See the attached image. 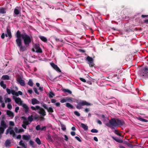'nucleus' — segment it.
Wrapping results in <instances>:
<instances>
[{"instance_id":"nucleus-19","label":"nucleus","mask_w":148,"mask_h":148,"mask_svg":"<svg viewBox=\"0 0 148 148\" xmlns=\"http://www.w3.org/2000/svg\"><path fill=\"white\" fill-rule=\"evenodd\" d=\"M81 126L85 131L88 130V126L84 124L81 123Z\"/></svg>"},{"instance_id":"nucleus-52","label":"nucleus","mask_w":148,"mask_h":148,"mask_svg":"<svg viewBox=\"0 0 148 148\" xmlns=\"http://www.w3.org/2000/svg\"><path fill=\"white\" fill-rule=\"evenodd\" d=\"M75 138L79 142H82V140L79 137L76 136L75 137Z\"/></svg>"},{"instance_id":"nucleus-62","label":"nucleus","mask_w":148,"mask_h":148,"mask_svg":"<svg viewBox=\"0 0 148 148\" xmlns=\"http://www.w3.org/2000/svg\"><path fill=\"white\" fill-rule=\"evenodd\" d=\"M19 107L18 106H17V107H16V108H15V112H18V111L19 110Z\"/></svg>"},{"instance_id":"nucleus-37","label":"nucleus","mask_w":148,"mask_h":148,"mask_svg":"<svg viewBox=\"0 0 148 148\" xmlns=\"http://www.w3.org/2000/svg\"><path fill=\"white\" fill-rule=\"evenodd\" d=\"M47 110V111L49 112L52 113L53 112V110L52 108L51 107H50L49 108H48V109Z\"/></svg>"},{"instance_id":"nucleus-57","label":"nucleus","mask_w":148,"mask_h":148,"mask_svg":"<svg viewBox=\"0 0 148 148\" xmlns=\"http://www.w3.org/2000/svg\"><path fill=\"white\" fill-rule=\"evenodd\" d=\"M5 34L4 33H3L1 36V38L2 39H4L5 38Z\"/></svg>"},{"instance_id":"nucleus-15","label":"nucleus","mask_w":148,"mask_h":148,"mask_svg":"<svg viewBox=\"0 0 148 148\" xmlns=\"http://www.w3.org/2000/svg\"><path fill=\"white\" fill-rule=\"evenodd\" d=\"M39 103V102L36 99L33 98L32 99V103L34 105Z\"/></svg>"},{"instance_id":"nucleus-12","label":"nucleus","mask_w":148,"mask_h":148,"mask_svg":"<svg viewBox=\"0 0 148 148\" xmlns=\"http://www.w3.org/2000/svg\"><path fill=\"white\" fill-rule=\"evenodd\" d=\"M38 112L43 116H45L46 115V113L45 110L42 108H41Z\"/></svg>"},{"instance_id":"nucleus-38","label":"nucleus","mask_w":148,"mask_h":148,"mask_svg":"<svg viewBox=\"0 0 148 148\" xmlns=\"http://www.w3.org/2000/svg\"><path fill=\"white\" fill-rule=\"evenodd\" d=\"M5 129L0 127V135L3 133Z\"/></svg>"},{"instance_id":"nucleus-7","label":"nucleus","mask_w":148,"mask_h":148,"mask_svg":"<svg viewBox=\"0 0 148 148\" xmlns=\"http://www.w3.org/2000/svg\"><path fill=\"white\" fill-rule=\"evenodd\" d=\"M34 47L36 49L35 51L36 53H41L42 52V50L40 47L39 44H35Z\"/></svg>"},{"instance_id":"nucleus-55","label":"nucleus","mask_w":148,"mask_h":148,"mask_svg":"<svg viewBox=\"0 0 148 148\" xmlns=\"http://www.w3.org/2000/svg\"><path fill=\"white\" fill-rule=\"evenodd\" d=\"M80 80L84 82H86V80L84 78L80 77L79 78Z\"/></svg>"},{"instance_id":"nucleus-61","label":"nucleus","mask_w":148,"mask_h":148,"mask_svg":"<svg viewBox=\"0 0 148 148\" xmlns=\"http://www.w3.org/2000/svg\"><path fill=\"white\" fill-rule=\"evenodd\" d=\"M46 126H43L42 127V128H41V131H45L46 130Z\"/></svg>"},{"instance_id":"nucleus-27","label":"nucleus","mask_w":148,"mask_h":148,"mask_svg":"<svg viewBox=\"0 0 148 148\" xmlns=\"http://www.w3.org/2000/svg\"><path fill=\"white\" fill-rule=\"evenodd\" d=\"M29 144L32 146V147L33 148H35L36 147V146L35 145V143L32 140H30L29 141Z\"/></svg>"},{"instance_id":"nucleus-2","label":"nucleus","mask_w":148,"mask_h":148,"mask_svg":"<svg viewBox=\"0 0 148 148\" xmlns=\"http://www.w3.org/2000/svg\"><path fill=\"white\" fill-rule=\"evenodd\" d=\"M116 119L114 118H112L111 120H109V122L105 124V125L112 129H114V127H117Z\"/></svg>"},{"instance_id":"nucleus-20","label":"nucleus","mask_w":148,"mask_h":148,"mask_svg":"<svg viewBox=\"0 0 148 148\" xmlns=\"http://www.w3.org/2000/svg\"><path fill=\"white\" fill-rule=\"evenodd\" d=\"M11 143L10 141L9 140H7L5 142V146L6 147H10L11 145L10 144Z\"/></svg>"},{"instance_id":"nucleus-54","label":"nucleus","mask_w":148,"mask_h":148,"mask_svg":"<svg viewBox=\"0 0 148 148\" xmlns=\"http://www.w3.org/2000/svg\"><path fill=\"white\" fill-rule=\"evenodd\" d=\"M97 123L99 125H101L102 124V122L99 120L97 119Z\"/></svg>"},{"instance_id":"nucleus-26","label":"nucleus","mask_w":148,"mask_h":148,"mask_svg":"<svg viewBox=\"0 0 148 148\" xmlns=\"http://www.w3.org/2000/svg\"><path fill=\"white\" fill-rule=\"evenodd\" d=\"M62 91L64 92H67L70 94H72V92L68 89L63 88L62 89Z\"/></svg>"},{"instance_id":"nucleus-48","label":"nucleus","mask_w":148,"mask_h":148,"mask_svg":"<svg viewBox=\"0 0 148 148\" xmlns=\"http://www.w3.org/2000/svg\"><path fill=\"white\" fill-rule=\"evenodd\" d=\"M36 130H41L40 126V125H38L36 127Z\"/></svg>"},{"instance_id":"nucleus-63","label":"nucleus","mask_w":148,"mask_h":148,"mask_svg":"<svg viewBox=\"0 0 148 148\" xmlns=\"http://www.w3.org/2000/svg\"><path fill=\"white\" fill-rule=\"evenodd\" d=\"M28 92L30 94H32L33 92L32 90L31 89H29L28 91Z\"/></svg>"},{"instance_id":"nucleus-35","label":"nucleus","mask_w":148,"mask_h":148,"mask_svg":"<svg viewBox=\"0 0 148 148\" xmlns=\"http://www.w3.org/2000/svg\"><path fill=\"white\" fill-rule=\"evenodd\" d=\"M28 84L31 86H32L33 85V83L31 79H29L28 82Z\"/></svg>"},{"instance_id":"nucleus-5","label":"nucleus","mask_w":148,"mask_h":148,"mask_svg":"<svg viewBox=\"0 0 148 148\" xmlns=\"http://www.w3.org/2000/svg\"><path fill=\"white\" fill-rule=\"evenodd\" d=\"M86 60L88 62V64L90 67H92L94 66L95 64L94 63L93 59L89 56H88L86 59Z\"/></svg>"},{"instance_id":"nucleus-56","label":"nucleus","mask_w":148,"mask_h":148,"mask_svg":"<svg viewBox=\"0 0 148 148\" xmlns=\"http://www.w3.org/2000/svg\"><path fill=\"white\" fill-rule=\"evenodd\" d=\"M39 116L38 115H36L34 117V119L35 120H37L39 118Z\"/></svg>"},{"instance_id":"nucleus-47","label":"nucleus","mask_w":148,"mask_h":148,"mask_svg":"<svg viewBox=\"0 0 148 148\" xmlns=\"http://www.w3.org/2000/svg\"><path fill=\"white\" fill-rule=\"evenodd\" d=\"M34 90L35 92V93L37 94V95L39 94V92L38 91L37 89L36 88H34Z\"/></svg>"},{"instance_id":"nucleus-59","label":"nucleus","mask_w":148,"mask_h":148,"mask_svg":"<svg viewBox=\"0 0 148 148\" xmlns=\"http://www.w3.org/2000/svg\"><path fill=\"white\" fill-rule=\"evenodd\" d=\"M24 132V130L23 128H21L19 129L18 132L20 133L21 132Z\"/></svg>"},{"instance_id":"nucleus-64","label":"nucleus","mask_w":148,"mask_h":148,"mask_svg":"<svg viewBox=\"0 0 148 148\" xmlns=\"http://www.w3.org/2000/svg\"><path fill=\"white\" fill-rule=\"evenodd\" d=\"M51 101L52 103H54L56 102V101L55 99H51Z\"/></svg>"},{"instance_id":"nucleus-10","label":"nucleus","mask_w":148,"mask_h":148,"mask_svg":"<svg viewBox=\"0 0 148 148\" xmlns=\"http://www.w3.org/2000/svg\"><path fill=\"white\" fill-rule=\"evenodd\" d=\"M117 123V127L119 126L123 125L125 124V122L123 120H121L119 119H116Z\"/></svg>"},{"instance_id":"nucleus-60","label":"nucleus","mask_w":148,"mask_h":148,"mask_svg":"<svg viewBox=\"0 0 148 148\" xmlns=\"http://www.w3.org/2000/svg\"><path fill=\"white\" fill-rule=\"evenodd\" d=\"M15 133L14 131L12 130H11L10 131V135H13Z\"/></svg>"},{"instance_id":"nucleus-21","label":"nucleus","mask_w":148,"mask_h":148,"mask_svg":"<svg viewBox=\"0 0 148 148\" xmlns=\"http://www.w3.org/2000/svg\"><path fill=\"white\" fill-rule=\"evenodd\" d=\"M1 78L4 80H9L10 79V77L8 75H3Z\"/></svg>"},{"instance_id":"nucleus-17","label":"nucleus","mask_w":148,"mask_h":148,"mask_svg":"<svg viewBox=\"0 0 148 148\" xmlns=\"http://www.w3.org/2000/svg\"><path fill=\"white\" fill-rule=\"evenodd\" d=\"M112 138L115 141L119 143H122L123 142L122 140L119 139L117 137H115L114 136L112 137Z\"/></svg>"},{"instance_id":"nucleus-31","label":"nucleus","mask_w":148,"mask_h":148,"mask_svg":"<svg viewBox=\"0 0 148 148\" xmlns=\"http://www.w3.org/2000/svg\"><path fill=\"white\" fill-rule=\"evenodd\" d=\"M66 99L67 101L72 102L73 101V99L71 97H66Z\"/></svg>"},{"instance_id":"nucleus-28","label":"nucleus","mask_w":148,"mask_h":148,"mask_svg":"<svg viewBox=\"0 0 148 148\" xmlns=\"http://www.w3.org/2000/svg\"><path fill=\"white\" fill-rule=\"evenodd\" d=\"M19 145L22 146L24 148H27L26 146L25 145V143L23 142L22 140H20L19 143Z\"/></svg>"},{"instance_id":"nucleus-36","label":"nucleus","mask_w":148,"mask_h":148,"mask_svg":"<svg viewBox=\"0 0 148 148\" xmlns=\"http://www.w3.org/2000/svg\"><path fill=\"white\" fill-rule=\"evenodd\" d=\"M11 93L13 95H15L16 96H18L17 92H15L14 90H11Z\"/></svg>"},{"instance_id":"nucleus-39","label":"nucleus","mask_w":148,"mask_h":148,"mask_svg":"<svg viewBox=\"0 0 148 148\" xmlns=\"http://www.w3.org/2000/svg\"><path fill=\"white\" fill-rule=\"evenodd\" d=\"M115 133L117 135L119 136H121V134L118 132V131L117 130H115L114 131Z\"/></svg>"},{"instance_id":"nucleus-34","label":"nucleus","mask_w":148,"mask_h":148,"mask_svg":"<svg viewBox=\"0 0 148 148\" xmlns=\"http://www.w3.org/2000/svg\"><path fill=\"white\" fill-rule=\"evenodd\" d=\"M49 95L50 98H52L53 96H55L54 93L52 92H50L49 93Z\"/></svg>"},{"instance_id":"nucleus-1","label":"nucleus","mask_w":148,"mask_h":148,"mask_svg":"<svg viewBox=\"0 0 148 148\" xmlns=\"http://www.w3.org/2000/svg\"><path fill=\"white\" fill-rule=\"evenodd\" d=\"M15 36L17 38L16 40V43L20 51L23 52L27 51L31 42V38L25 32L21 34L19 30L17 31Z\"/></svg>"},{"instance_id":"nucleus-24","label":"nucleus","mask_w":148,"mask_h":148,"mask_svg":"<svg viewBox=\"0 0 148 148\" xmlns=\"http://www.w3.org/2000/svg\"><path fill=\"white\" fill-rule=\"evenodd\" d=\"M66 106L70 109H72L73 108V106L69 103H67L66 104Z\"/></svg>"},{"instance_id":"nucleus-11","label":"nucleus","mask_w":148,"mask_h":148,"mask_svg":"<svg viewBox=\"0 0 148 148\" xmlns=\"http://www.w3.org/2000/svg\"><path fill=\"white\" fill-rule=\"evenodd\" d=\"M16 80L21 86H23L25 85V81L21 78H18L16 79Z\"/></svg>"},{"instance_id":"nucleus-53","label":"nucleus","mask_w":148,"mask_h":148,"mask_svg":"<svg viewBox=\"0 0 148 148\" xmlns=\"http://www.w3.org/2000/svg\"><path fill=\"white\" fill-rule=\"evenodd\" d=\"M9 124L10 125L12 126H14V122L12 121H10L9 122Z\"/></svg>"},{"instance_id":"nucleus-23","label":"nucleus","mask_w":148,"mask_h":148,"mask_svg":"<svg viewBox=\"0 0 148 148\" xmlns=\"http://www.w3.org/2000/svg\"><path fill=\"white\" fill-rule=\"evenodd\" d=\"M0 85L3 89H5L6 87V85L4 83V82L3 81L0 82Z\"/></svg>"},{"instance_id":"nucleus-32","label":"nucleus","mask_w":148,"mask_h":148,"mask_svg":"<svg viewBox=\"0 0 148 148\" xmlns=\"http://www.w3.org/2000/svg\"><path fill=\"white\" fill-rule=\"evenodd\" d=\"M6 11L4 8H0V14H4L6 13Z\"/></svg>"},{"instance_id":"nucleus-42","label":"nucleus","mask_w":148,"mask_h":148,"mask_svg":"<svg viewBox=\"0 0 148 148\" xmlns=\"http://www.w3.org/2000/svg\"><path fill=\"white\" fill-rule=\"evenodd\" d=\"M42 106L45 109L47 110L48 109V107L47 105L44 103H43L42 104Z\"/></svg>"},{"instance_id":"nucleus-25","label":"nucleus","mask_w":148,"mask_h":148,"mask_svg":"<svg viewBox=\"0 0 148 148\" xmlns=\"http://www.w3.org/2000/svg\"><path fill=\"white\" fill-rule=\"evenodd\" d=\"M7 114L9 116H14V113L10 110H7Z\"/></svg>"},{"instance_id":"nucleus-44","label":"nucleus","mask_w":148,"mask_h":148,"mask_svg":"<svg viewBox=\"0 0 148 148\" xmlns=\"http://www.w3.org/2000/svg\"><path fill=\"white\" fill-rule=\"evenodd\" d=\"M91 132L92 133H97L98 132V131L96 129H93L91 130Z\"/></svg>"},{"instance_id":"nucleus-45","label":"nucleus","mask_w":148,"mask_h":148,"mask_svg":"<svg viewBox=\"0 0 148 148\" xmlns=\"http://www.w3.org/2000/svg\"><path fill=\"white\" fill-rule=\"evenodd\" d=\"M61 129L63 131H65L66 130V128L64 125L61 124Z\"/></svg>"},{"instance_id":"nucleus-46","label":"nucleus","mask_w":148,"mask_h":148,"mask_svg":"<svg viewBox=\"0 0 148 148\" xmlns=\"http://www.w3.org/2000/svg\"><path fill=\"white\" fill-rule=\"evenodd\" d=\"M11 100L10 98H7L5 100V102L6 103L7 102H10L11 101Z\"/></svg>"},{"instance_id":"nucleus-51","label":"nucleus","mask_w":148,"mask_h":148,"mask_svg":"<svg viewBox=\"0 0 148 148\" xmlns=\"http://www.w3.org/2000/svg\"><path fill=\"white\" fill-rule=\"evenodd\" d=\"M7 108L8 109L11 110L12 108V105L11 104H8L7 105Z\"/></svg>"},{"instance_id":"nucleus-14","label":"nucleus","mask_w":148,"mask_h":148,"mask_svg":"<svg viewBox=\"0 0 148 148\" xmlns=\"http://www.w3.org/2000/svg\"><path fill=\"white\" fill-rule=\"evenodd\" d=\"M1 127H2L5 129L7 127V124L4 120H2L1 121Z\"/></svg>"},{"instance_id":"nucleus-30","label":"nucleus","mask_w":148,"mask_h":148,"mask_svg":"<svg viewBox=\"0 0 148 148\" xmlns=\"http://www.w3.org/2000/svg\"><path fill=\"white\" fill-rule=\"evenodd\" d=\"M20 12V11L18 10V9L15 8L14 11V14L16 15H18L19 14Z\"/></svg>"},{"instance_id":"nucleus-6","label":"nucleus","mask_w":148,"mask_h":148,"mask_svg":"<svg viewBox=\"0 0 148 148\" xmlns=\"http://www.w3.org/2000/svg\"><path fill=\"white\" fill-rule=\"evenodd\" d=\"M6 34H5V36L6 37H8L9 39L12 37V35L11 31V29L10 27H6Z\"/></svg>"},{"instance_id":"nucleus-3","label":"nucleus","mask_w":148,"mask_h":148,"mask_svg":"<svg viewBox=\"0 0 148 148\" xmlns=\"http://www.w3.org/2000/svg\"><path fill=\"white\" fill-rule=\"evenodd\" d=\"M77 105L76 106V108L79 110L81 109L82 108V106H89L91 105V104L85 101L80 100L79 101L77 102Z\"/></svg>"},{"instance_id":"nucleus-29","label":"nucleus","mask_w":148,"mask_h":148,"mask_svg":"<svg viewBox=\"0 0 148 148\" xmlns=\"http://www.w3.org/2000/svg\"><path fill=\"white\" fill-rule=\"evenodd\" d=\"M39 38L42 41L44 42H46L47 41V38L43 36H39Z\"/></svg>"},{"instance_id":"nucleus-16","label":"nucleus","mask_w":148,"mask_h":148,"mask_svg":"<svg viewBox=\"0 0 148 148\" xmlns=\"http://www.w3.org/2000/svg\"><path fill=\"white\" fill-rule=\"evenodd\" d=\"M31 109L33 110H40L41 108L40 106H36L35 107L33 106H31Z\"/></svg>"},{"instance_id":"nucleus-4","label":"nucleus","mask_w":148,"mask_h":148,"mask_svg":"<svg viewBox=\"0 0 148 148\" xmlns=\"http://www.w3.org/2000/svg\"><path fill=\"white\" fill-rule=\"evenodd\" d=\"M140 75L146 78H148V69L147 67H145L142 69L140 73Z\"/></svg>"},{"instance_id":"nucleus-33","label":"nucleus","mask_w":148,"mask_h":148,"mask_svg":"<svg viewBox=\"0 0 148 148\" xmlns=\"http://www.w3.org/2000/svg\"><path fill=\"white\" fill-rule=\"evenodd\" d=\"M35 141L38 145H40L41 144V141L39 138H36V139Z\"/></svg>"},{"instance_id":"nucleus-50","label":"nucleus","mask_w":148,"mask_h":148,"mask_svg":"<svg viewBox=\"0 0 148 148\" xmlns=\"http://www.w3.org/2000/svg\"><path fill=\"white\" fill-rule=\"evenodd\" d=\"M6 90L8 94H11V90L10 89L8 88H7Z\"/></svg>"},{"instance_id":"nucleus-8","label":"nucleus","mask_w":148,"mask_h":148,"mask_svg":"<svg viewBox=\"0 0 148 148\" xmlns=\"http://www.w3.org/2000/svg\"><path fill=\"white\" fill-rule=\"evenodd\" d=\"M13 99L14 100L15 102L20 105H22L23 101H21V99L19 97H17L15 96L13 97Z\"/></svg>"},{"instance_id":"nucleus-13","label":"nucleus","mask_w":148,"mask_h":148,"mask_svg":"<svg viewBox=\"0 0 148 148\" xmlns=\"http://www.w3.org/2000/svg\"><path fill=\"white\" fill-rule=\"evenodd\" d=\"M22 105L25 113H28L29 112V108L25 104H23Z\"/></svg>"},{"instance_id":"nucleus-22","label":"nucleus","mask_w":148,"mask_h":148,"mask_svg":"<svg viewBox=\"0 0 148 148\" xmlns=\"http://www.w3.org/2000/svg\"><path fill=\"white\" fill-rule=\"evenodd\" d=\"M47 139L49 140V141H50L51 142H53V140L51 138V135L50 134H47Z\"/></svg>"},{"instance_id":"nucleus-43","label":"nucleus","mask_w":148,"mask_h":148,"mask_svg":"<svg viewBox=\"0 0 148 148\" xmlns=\"http://www.w3.org/2000/svg\"><path fill=\"white\" fill-rule=\"evenodd\" d=\"M28 120L29 121L32 122L33 120V119L32 118V115L31 116H29L28 117Z\"/></svg>"},{"instance_id":"nucleus-41","label":"nucleus","mask_w":148,"mask_h":148,"mask_svg":"<svg viewBox=\"0 0 148 148\" xmlns=\"http://www.w3.org/2000/svg\"><path fill=\"white\" fill-rule=\"evenodd\" d=\"M74 113L75 115L77 116H80V114L77 111H74Z\"/></svg>"},{"instance_id":"nucleus-58","label":"nucleus","mask_w":148,"mask_h":148,"mask_svg":"<svg viewBox=\"0 0 148 148\" xmlns=\"http://www.w3.org/2000/svg\"><path fill=\"white\" fill-rule=\"evenodd\" d=\"M23 123L25 125H26V126L29 124V122L28 121H23Z\"/></svg>"},{"instance_id":"nucleus-49","label":"nucleus","mask_w":148,"mask_h":148,"mask_svg":"<svg viewBox=\"0 0 148 148\" xmlns=\"http://www.w3.org/2000/svg\"><path fill=\"white\" fill-rule=\"evenodd\" d=\"M60 102L61 103H64V102H67V100H66V99L63 98L60 100Z\"/></svg>"},{"instance_id":"nucleus-18","label":"nucleus","mask_w":148,"mask_h":148,"mask_svg":"<svg viewBox=\"0 0 148 148\" xmlns=\"http://www.w3.org/2000/svg\"><path fill=\"white\" fill-rule=\"evenodd\" d=\"M30 138V135H23V138L24 140H28Z\"/></svg>"},{"instance_id":"nucleus-9","label":"nucleus","mask_w":148,"mask_h":148,"mask_svg":"<svg viewBox=\"0 0 148 148\" xmlns=\"http://www.w3.org/2000/svg\"><path fill=\"white\" fill-rule=\"evenodd\" d=\"M51 65V66L57 71L59 72H61V71L59 68L58 67L57 65L53 63H50Z\"/></svg>"},{"instance_id":"nucleus-40","label":"nucleus","mask_w":148,"mask_h":148,"mask_svg":"<svg viewBox=\"0 0 148 148\" xmlns=\"http://www.w3.org/2000/svg\"><path fill=\"white\" fill-rule=\"evenodd\" d=\"M139 120L143 122H147L148 121L147 120L141 118H139Z\"/></svg>"}]
</instances>
